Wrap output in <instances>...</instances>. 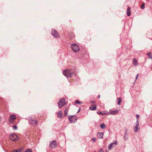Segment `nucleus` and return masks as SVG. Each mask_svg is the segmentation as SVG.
I'll return each mask as SVG.
<instances>
[{"instance_id":"nucleus-33","label":"nucleus","mask_w":152,"mask_h":152,"mask_svg":"<svg viewBox=\"0 0 152 152\" xmlns=\"http://www.w3.org/2000/svg\"><path fill=\"white\" fill-rule=\"evenodd\" d=\"M1 99H0V101H1Z\"/></svg>"},{"instance_id":"nucleus-9","label":"nucleus","mask_w":152,"mask_h":152,"mask_svg":"<svg viewBox=\"0 0 152 152\" xmlns=\"http://www.w3.org/2000/svg\"><path fill=\"white\" fill-rule=\"evenodd\" d=\"M52 34L54 37L57 38L59 37V34L55 30L53 29L52 30Z\"/></svg>"},{"instance_id":"nucleus-16","label":"nucleus","mask_w":152,"mask_h":152,"mask_svg":"<svg viewBox=\"0 0 152 152\" xmlns=\"http://www.w3.org/2000/svg\"><path fill=\"white\" fill-rule=\"evenodd\" d=\"M133 64L135 66L138 64L137 60L136 59L134 58L133 60Z\"/></svg>"},{"instance_id":"nucleus-12","label":"nucleus","mask_w":152,"mask_h":152,"mask_svg":"<svg viewBox=\"0 0 152 152\" xmlns=\"http://www.w3.org/2000/svg\"><path fill=\"white\" fill-rule=\"evenodd\" d=\"M140 128V126L139 125V124L138 122H137V124L136 126L134 128V130L135 132H137L138 130Z\"/></svg>"},{"instance_id":"nucleus-22","label":"nucleus","mask_w":152,"mask_h":152,"mask_svg":"<svg viewBox=\"0 0 152 152\" xmlns=\"http://www.w3.org/2000/svg\"><path fill=\"white\" fill-rule=\"evenodd\" d=\"M100 127H101L102 128V129H103V128H105V125L104 124H102L101 125H100Z\"/></svg>"},{"instance_id":"nucleus-30","label":"nucleus","mask_w":152,"mask_h":152,"mask_svg":"<svg viewBox=\"0 0 152 152\" xmlns=\"http://www.w3.org/2000/svg\"><path fill=\"white\" fill-rule=\"evenodd\" d=\"M97 113L99 114V115H102V113H101V112L100 111H98V112H97Z\"/></svg>"},{"instance_id":"nucleus-11","label":"nucleus","mask_w":152,"mask_h":152,"mask_svg":"<svg viewBox=\"0 0 152 152\" xmlns=\"http://www.w3.org/2000/svg\"><path fill=\"white\" fill-rule=\"evenodd\" d=\"M117 144V142L115 141L114 142L110 143L108 146V148L110 149L111 148L114 147L115 145H116Z\"/></svg>"},{"instance_id":"nucleus-26","label":"nucleus","mask_w":152,"mask_h":152,"mask_svg":"<svg viewBox=\"0 0 152 152\" xmlns=\"http://www.w3.org/2000/svg\"><path fill=\"white\" fill-rule=\"evenodd\" d=\"M13 128L14 130H16L17 129V127L16 126L14 125L13 126Z\"/></svg>"},{"instance_id":"nucleus-10","label":"nucleus","mask_w":152,"mask_h":152,"mask_svg":"<svg viewBox=\"0 0 152 152\" xmlns=\"http://www.w3.org/2000/svg\"><path fill=\"white\" fill-rule=\"evenodd\" d=\"M119 112V111L118 110H110L109 112L108 113V115H115L118 113Z\"/></svg>"},{"instance_id":"nucleus-15","label":"nucleus","mask_w":152,"mask_h":152,"mask_svg":"<svg viewBox=\"0 0 152 152\" xmlns=\"http://www.w3.org/2000/svg\"><path fill=\"white\" fill-rule=\"evenodd\" d=\"M131 9L130 7H128L127 9V15L129 16L131 15Z\"/></svg>"},{"instance_id":"nucleus-7","label":"nucleus","mask_w":152,"mask_h":152,"mask_svg":"<svg viewBox=\"0 0 152 152\" xmlns=\"http://www.w3.org/2000/svg\"><path fill=\"white\" fill-rule=\"evenodd\" d=\"M57 145L56 142V141L53 140L50 142L49 145L50 147L51 148H56Z\"/></svg>"},{"instance_id":"nucleus-4","label":"nucleus","mask_w":152,"mask_h":152,"mask_svg":"<svg viewBox=\"0 0 152 152\" xmlns=\"http://www.w3.org/2000/svg\"><path fill=\"white\" fill-rule=\"evenodd\" d=\"M71 48L75 52H77L79 50V46L75 44H72Z\"/></svg>"},{"instance_id":"nucleus-32","label":"nucleus","mask_w":152,"mask_h":152,"mask_svg":"<svg viewBox=\"0 0 152 152\" xmlns=\"http://www.w3.org/2000/svg\"><path fill=\"white\" fill-rule=\"evenodd\" d=\"M138 74H137V75L136 77V79H137V78L138 77Z\"/></svg>"},{"instance_id":"nucleus-5","label":"nucleus","mask_w":152,"mask_h":152,"mask_svg":"<svg viewBox=\"0 0 152 152\" xmlns=\"http://www.w3.org/2000/svg\"><path fill=\"white\" fill-rule=\"evenodd\" d=\"M10 139L13 141H17L18 139V136L14 134H11L10 136Z\"/></svg>"},{"instance_id":"nucleus-14","label":"nucleus","mask_w":152,"mask_h":152,"mask_svg":"<svg viewBox=\"0 0 152 152\" xmlns=\"http://www.w3.org/2000/svg\"><path fill=\"white\" fill-rule=\"evenodd\" d=\"M57 115L58 117L61 118L62 117V112L61 111H59L57 113Z\"/></svg>"},{"instance_id":"nucleus-8","label":"nucleus","mask_w":152,"mask_h":152,"mask_svg":"<svg viewBox=\"0 0 152 152\" xmlns=\"http://www.w3.org/2000/svg\"><path fill=\"white\" fill-rule=\"evenodd\" d=\"M29 122L33 126H35L37 124V121L35 118L31 119L29 120Z\"/></svg>"},{"instance_id":"nucleus-1","label":"nucleus","mask_w":152,"mask_h":152,"mask_svg":"<svg viewBox=\"0 0 152 152\" xmlns=\"http://www.w3.org/2000/svg\"><path fill=\"white\" fill-rule=\"evenodd\" d=\"M75 68H73L72 69L69 70L65 69L63 71V73L64 75L68 77H70L72 76V75L75 72Z\"/></svg>"},{"instance_id":"nucleus-28","label":"nucleus","mask_w":152,"mask_h":152,"mask_svg":"<svg viewBox=\"0 0 152 152\" xmlns=\"http://www.w3.org/2000/svg\"><path fill=\"white\" fill-rule=\"evenodd\" d=\"M98 152H104V151L102 149L100 148Z\"/></svg>"},{"instance_id":"nucleus-18","label":"nucleus","mask_w":152,"mask_h":152,"mask_svg":"<svg viewBox=\"0 0 152 152\" xmlns=\"http://www.w3.org/2000/svg\"><path fill=\"white\" fill-rule=\"evenodd\" d=\"M117 102H118V104L119 105H120V103L122 102V99H121L120 98H118L117 99Z\"/></svg>"},{"instance_id":"nucleus-6","label":"nucleus","mask_w":152,"mask_h":152,"mask_svg":"<svg viewBox=\"0 0 152 152\" xmlns=\"http://www.w3.org/2000/svg\"><path fill=\"white\" fill-rule=\"evenodd\" d=\"M68 118L69 119V121L71 123H73L76 121L77 120V118L75 116H72L70 117V116H68Z\"/></svg>"},{"instance_id":"nucleus-23","label":"nucleus","mask_w":152,"mask_h":152,"mask_svg":"<svg viewBox=\"0 0 152 152\" xmlns=\"http://www.w3.org/2000/svg\"><path fill=\"white\" fill-rule=\"evenodd\" d=\"M25 152H32V151L31 149H28L26 150Z\"/></svg>"},{"instance_id":"nucleus-17","label":"nucleus","mask_w":152,"mask_h":152,"mask_svg":"<svg viewBox=\"0 0 152 152\" xmlns=\"http://www.w3.org/2000/svg\"><path fill=\"white\" fill-rule=\"evenodd\" d=\"M103 135V133L102 132H100L98 134L97 136L99 138H102Z\"/></svg>"},{"instance_id":"nucleus-31","label":"nucleus","mask_w":152,"mask_h":152,"mask_svg":"<svg viewBox=\"0 0 152 152\" xmlns=\"http://www.w3.org/2000/svg\"><path fill=\"white\" fill-rule=\"evenodd\" d=\"M91 139L94 142H95L96 140V139L94 138H92Z\"/></svg>"},{"instance_id":"nucleus-2","label":"nucleus","mask_w":152,"mask_h":152,"mask_svg":"<svg viewBox=\"0 0 152 152\" xmlns=\"http://www.w3.org/2000/svg\"><path fill=\"white\" fill-rule=\"evenodd\" d=\"M16 118V116L15 115H11L9 119V122L11 124H15V120Z\"/></svg>"},{"instance_id":"nucleus-13","label":"nucleus","mask_w":152,"mask_h":152,"mask_svg":"<svg viewBox=\"0 0 152 152\" xmlns=\"http://www.w3.org/2000/svg\"><path fill=\"white\" fill-rule=\"evenodd\" d=\"M96 109V105L94 104H92L90 107V109L91 110H95Z\"/></svg>"},{"instance_id":"nucleus-20","label":"nucleus","mask_w":152,"mask_h":152,"mask_svg":"<svg viewBox=\"0 0 152 152\" xmlns=\"http://www.w3.org/2000/svg\"><path fill=\"white\" fill-rule=\"evenodd\" d=\"M147 55L148 56L149 58L152 59V54L151 53H150V52L148 53L147 54Z\"/></svg>"},{"instance_id":"nucleus-19","label":"nucleus","mask_w":152,"mask_h":152,"mask_svg":"<svg viewBox=\"0 0 152 152\" xmlns=\"http://www.w3.org/2000/svg\"><path fill=\"white\" fill-rule=\"evenodd\" d=\"M22 150V149H20L18 150H12L11 152H21Z\"/></svg>"},{"instance_id":"nucleus-21","label":"nucleus","mask_w":152,"mask_h":152,"mask_svg":"<svg viewBox=\"0 0 152 152\" xmlns=\"http://www.w3.org/2000/svg\"><path fill=\"white\" fill-rule=\"evenodd\" d=\"M75 103L77 104H82V102H80L79 100H77L75 101Z\"/></svg>"},{"instance_id":"nucleus-24","label":"nucleus","mask_w":152,"mask_h":152,"mask_svg":"<svg viewBox=\"0 0 152 152\" xmlns=\"http://www.w3.org/2000/svg\"><path fill=\"white\" fill-rule=\"evenodd\" d=\"M145 5V4H143L141 6V8L142 9H144V8Z\"/></svg>"},{"instance_id":"nucleus-29","label":"nucleus","mask_w":152,"mask_h":152,"mask_svg":"<svg viewBox=\"0 0 152 152\" xmlns=\"http://www.w3.org/2000/svg\"><path fill=\"white\" fill-rule=\"evenodd\" d=\"M139 115H137V122H138V118H139Z\"/></svg>"},{"instance_id":"nucleus-27","label":"nucleus","mask_w":152,"mask_h":152,"mask_svg":"<svg viewBox=\"0 0 152 152\" xmlns=\"http://www.w3.org/2000/svg\"><path fill=\"white\" fill-rule=\"evenodd\" d=\"M108 114L106 113H102V115L103 116L107 114Z\"/></svg>"},{"instance_id":"nucleus-25","label":"nucleus","mask_w":152,"mask_h":152,"mask_svg":"<svg viewBox=\"0 0 152 152\" xmlns=\"http://www.w3.org/2000/svg\"><path fill=\"white\" fill-rule=\"evenodd\" d=\"M64 113L65 115H67V109H66L65 110Z\"/></svg>"},{"instance_id":"nucleus-3","label":"nucleus","mask_w":152,"mask_h":152,"mask_svg":"<svg viewBox=\"0 0 152 152\" xmlns=\"http://www.w3.org/2000/svg\"><path fill=\"white\" fill-rule=\"evenodd\" d=\"M65 104V99L64 98H62L60 99L58 102V106L60 108L62 107Z\"/></svg>"}]
</instances>
